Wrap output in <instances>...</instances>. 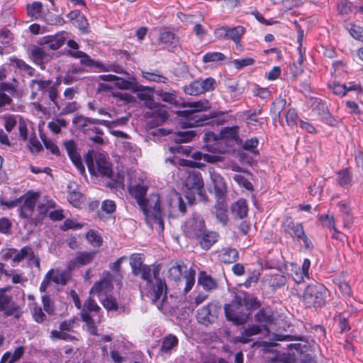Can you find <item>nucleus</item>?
Segmentation results:
<instances>
[{
  "instance_id": "a211bd4d",
  "label": "nucleus",
  "mask_w": 363,
  "mask_h": 363,
  "mask_svg": "<svg viewBox=\"0 0 363 363\" xmlns=\"http://www.w3.org/2000/svg\"><path fill=\"white\" fill-rule=\"evenodd\" d=\"M158 42L159 44L164 45V48L174 52L179 45V37L173 32L164 29L160 31Z\"/></svg>"
},
{
  "instance_id": "dca6fc26",
  "label": "nucleus",
  "mask_w": 363,
  "mask_h": 363,
  "mask_svg": "<svg viewBox=\"0 0 363 363\" xmlns=\"http://www.w3.org/2000/svg\"><path fill=\"white\" fill-rule=\"evenodd\" d=\"M9 287L0 289V311H4L6 315H13L18 309V306L13 301L11 296L6 294Z\"/></svg>"
},
{
  "instance_id": "e2e57ef3",
  "label": "nucleus",
  "mask_w": 363,
  "mask_h": 363,
  "mask_svg": "<svg viewBox=\"0 0 363 363\" xmlns=\"http://www.w3.org/2000/svg\"><path fill=\"white\" fill-rule=\"evenodd\" d=\"M101 303L107 311H117L118 308V304L116 298L111 296H106L101 301Z\"/></svg>"
},
{
  "instance_id": "aec40b11",
  "label": "nucleus",
  "mask_w": 363,
  "mask_h": 363,
  "mask_svg": "<svg viewBox=\"0 0 363 363\" xmlns=\"http://www.w3.org/2000/svg\"><path fill=\"white\" fill-rule=\"evenodd\" d=\"M26 258H28V261L32 262L35 267L40 268V259L35 256L33 250L30 246H25L21 250H16L14 263H19Z\"/></svg>"
},
{
  "instance_id": "5fc2aeb1",
  "label": "nucleus",
  "mask_w": 363,
  "mask_h": 363,
  "mask_svg": "<svg viewBox=\"0 0 363 363\" xmlns=\"http://www.w3.org/2000/svg\"><path fill=\"white\" fill-rule=\"evenodd\" d=\"M226 59L224 54L219 52H208L203 57V62L204 63L214 62L218 61H223Z\"/></svg>"
},
{
  "instance_id": "2f4dec72",
  "label": "nucleus",
  "mask_w": 363,
  "mask_h": 363,
  "mask_svg": "<svg viewBox=\"0 0 363 363\" xmlns=\"http://www.w3.org/2000/svg\"><path fill=\"white\" fill-rule=\"evenodd\" d=\"M196 133L193 130L177 131L172 135V140L176 143H189L196 136Z\"/></svg>"
},
{
  "instance_id": "72a5a7b5",
  "label": "nucleus",
  "mask_w": 363,
  "mask_h": 363,
  "mask_svg": "<svg viewBox=\"0 0 363 363\" xmlns=\"http://www.w3.org/2000/svg\"><path fill=\"white\" fill-rule=\"evenodd\" d=\"M142 77L149 82H154L157 83H167L168 82L167 77L162 74L161 72L155 69L153 71H142Z\"/></svg>"
},
{
  "instance_id": "c9c22d12",
  "label": "nucleus",
  "mask_w": 363,
  "mask_h": 363,
  "mask_svg": "<svg viewBox=\"0 0 363 363\" xmlns=\"http://www.w3.org/2000/svg\"><path fill=\"white\" fill-rule=\"evenodd\" d=\"M239 258V253L236 249L227 248L220 255L221 262L225 264L235 263Z\"/></svg>"
},
{
  "instance_id": "774afa93",
  "label": "nucleus",
  "mask_w": 363,
  "mask_h": 363,
  "mask_svg": "<svg viewBox=\"0 0 363 363\" xmlns=\"http://www.w3.org/2000/svg\"><path fill=\"white\" fill-rule=\"evenodd\" d=\"M354 6L350 1H341L337 6L338 13L340 15H348L352 13Z\"/></svg>"
},
{
  "instance_id": "0eeeda50",
  "label": "nucleus",
  "mask_w": 363,
  "mask_h": 363,
  "mask_svg": "<svg viewBox=\"0 0 363 363\" xmlns=\"http://www.w3.org/2000/svg\"><path fill=\"white\" fill-rule=\"evenodd\" d=\"M328 290L320 283L308 284L303 291L302 299L308 308H323L326 304Z\"/></svg>"
},
{
  "instance_id": "de8ad7c7",
  "label": "nucleus",
  "mask_w": 363,
  "mask_h": 363,
  "mask_svg": "<svg viewBox=\"0 0 363 363\" xmlns=\"http://www.w3.org/2000/svg\"><path fill=\"white\" fill-rule=\"evenodd\" d=\"M258 143L259 140L257 138H252L245 140L242 147L245 150L250 151L256 158L259 155V151L257 150Z\"/></svg>"
},
{
  "instance_id": "a18cd8bd",
  "label": "nucleus",
  "mask_w": 363,
  "mask_h": 363,
  "mask_svg": "<svg viewBox=\"0 0 363 363\" xmlns=\"http://www.w3.org/2000/svg\"><path fill=\"white\" fill-rule=\"evenodd\" d=\"M199 86L201 87V94H204L207 91H213L216 87V81L213 77H208L205 79H198Z\"/></svg>"
},
{
  "instance_id": "6e6d98bb",
  "label": "nucleus",
  "mask_w": 363,
  "mask_h": 363,
  "mask_svg": "<svg viewBox=\"0 0 363 363\" xmlns=\"http://www.w3.org/2000/svg\"><path fill=\"white\" fill-rule=\"evenodd\" d=\"M42 303L44 311L49 315H53L55 311V306L52 299L49 295H43L42 296Z\"/></svg>"
},
{
  "instance_id": "6e6552de",
  "label": "nucleus",
  "mask_w": 363,
  "mask_h": 363,
  "mask_svg": "<svg viewBox=\"0 0 363 363\" xmlns=\"http://www.w3.org/2000/svg\"><path fill=\"white\" fill-rule=\"evenodd\" d=\"M84 160L91 175L99 174L108 178H111L113 175L111 164L106 160L104 155L95 153L93 150H91L84 155Z\"/></svg>"
},
{
  "instance_id": "423d86ee",
  "label": "nucleus",
  "mask_w": 363,
  "mask_h": 363,
  "mask_svg": "<svg viewBox=\"0 0 363 363\" xmlns=\"http://www.w3.org/2000/svg\"><path fill=\"white\" fill-rule=\"evenodd\" d=\"M184 192L185 197L190 205L195 203L196 196L202 202L208 201L204 182L199 172L192 171L189 173L184 180Z\"/></svg>"
},
{
  "instance_id": "bf43d9fd",
  "label": "nucleus",
  "mask_w": 363,
  "mask_h": 363,
  "mask_svg": "<svg viewBox=\"0 0 363 363\" xmlns=\"http://www.w3.org/2000/svg\"><path fill=\"white\" fill-rule=\"evenodd\" d=\"M116 86L121 89L131 90L136 89L137 82L128 81L118 77L116 81Z\"/></svg>"
},
{
  "instance_id": "2eb2a0df",
  "label": "nucleus",
  "mask_w": 363,
  "mask_h": 363,
  "mask_svg": "<svg viewBox=\"0 0 363 363\" xmlns=\"http://www.w3.org/2000/svg\"><path fill=\"white\" fill-rule=\"evenodd\" d=\"M63 145L74 165L81 174H84L85 173V167L75 141L74 140H66L63 143Z\"/></svg>"
},
{
  "instance_id": "864d4df0",
  "label": "nucleus",
  "mask_w": 363,
  "mask_h": 363,
  "mask_svg": "<svg viewBox=\"0 0 363 363\" xmlns=\"http://www.w3.org/2000/svg\"><path fill=\"white\" fill-rule=\"evenodd\" d=\"M67 125V123L65 119L56 118L55 120L48 123V128L52 133L58 134L60 133L61 128L63 127H66Z\"/></svg>"
},
{
  "instance_id": "58836bf2",
  "label": "nucleus",
  "mask_w": 363,
  "mask_h": 363,
  "mask_svg": "<svg viewBox=\"0 0 363 363\" xmlns=\"http://www.w3.org/2000/svg\"><path fill=\"white\" fill-rule=\"evenodd\" d=\"M49 207L43 203H39L38 206V213L36 216L30 218V223L35 226L40 225L43 223L44 218L46 217Z\"/></svg>"
},
{
  "instance_id": "37998d69",
  "label": "nucleus",
  "mask_w": 363,
  "mask_h": 363,
  "mask_svg": "<svg viewBox=\"0 0 363 363\" xmlns=\"http://www.w3.org/2000/svg\"><path fill=\"white\" fill-rule=\"evenodd\" d=\"M168 118V113L165 110L160 109L153 113L152 119L149 123L154 126H159L164 123Z\"/></svg>"
},
{
  "instance_id": "8fccbe9b",
  "label": "nucleus",
  "mask_w": 363,
  "mask_h": 363,
  "mask_svg": "<svg viewBox=\"0 0 363 363\" xmlns=\"http://www.w3.org/2000/svg\"><path fill=\"white\" fill-rule=\"evenodd\" d=\"M182 264L177 263L168 270L169 277L175 281H180L182 279Z\"/></svg>"
},
{
  "instance_id": "bb28decb",
  "label": "nucleus",
  "mask_w": 363,
  "mask_h": 363,
  "mask_svg": "<svg viewBox=\"0 0 363 363\" xmlns=\"http://www.w3.org/2000/svg\"><path fill=\"white\" fill-rule=\"evenodd\" d=\"M67 18L72 22L79 29L82 30H86L88 28V21L83 13L79 10H73L67 16Z\"/></svg>"
},
{
  "instance_id": "b1692460",
  "label": "nucleus",
  "mask_w": 363,
  "mask_h": 363,
  "mask_svg": "<svg viewBox=\"0 0 363 363\" xmlns=\"http://www.w3.org/2000/svg\"><path fill=\"white\" fill-rule=\"evenodd\" d=\"M220 30L224 31L223 35L220 36L233 40L235 44H238L240 42L242 36L245 33V28L243 26H238L233 28L222 27L220 28Z\"/></svg>"
},
{
  "instance_id": "680f3d73",
  "label": "nucleus",
  "mask_w": 363,
  "mask_h": 363,
  "mask_svg": "<svg viewBox=\"0 0 363 363\" xmlns=\"http://www.w3.org/2000/svg\"><path fill=\"white\" fill-rule=\"evenodd\" d=\"M286 282V277L281 274H276L272 276L270 279V283L273 288H280L284 286Z\"/></svg>"
},
{
  "instance_id": "7c9ffc66",
  "label": "nucleus",
  "mask_w": 363,
  "mask_h": 363,
  "mask_svg": "<svg viewBox=\"0 0 363 363\" xmlns=\"http://www.w3.org/2000/svg\"><path fill=\"white\" fill-rule=\"evenodd\" d=\"M179 344L178 338L172 334H169L162 339L160 351L165 354H170L174 350Z\"/></svg>"
},
{
  "instance_id": "a19ab883",
  "label": "nucleus",
  "mask_w": 363,
  "mask_h": 363,
  "mask_svg": "<svg viewBox=\"0 0 363 363\" xmlns=\"http://www.w3.org/2000/svg\"><path fill=\"white\" fill-rule=\"evenodd\" d=\"M136 92L138 99L142 101H150L152 99L153 89L148 86H143L137 84L136 89L133 90Z\"/></svg>"
},
{
  "instance_id": "1a4fd4ad",
  "label": "nucleus",
  "mask_w": 363,
  "mask_h": 363,
  "mask_svg": "<svg viewBox=\"0 0 363 363\" xmlns=\"http://www.w3.org/2000/svg\"><path fill=\"white\" fill-rule=\"evenodd\" d=\"M67 55L74 58L80 59V62L86 67H94L96 68L99 72H114L116 73H125L127 74L122 66L117 63L108 62L104 64L101 62L96 61L90 57L84 52L74 50H69L67 51Z\"/></svg>"
},
{
  "instance_id": "c756f323",
  "label": "nucleus",
  "mask_w": 363,
  "mask_h": 363,
  "mask_svg": "<svg viewBox=\"0 0 363 363\" xmlns=\"http://www.w3.org/2000/svg\"><path fill=\"white\" fill-rule=\"evenodd\" d=\"M70 272L67 269L60 273L54 274V269H50L46 274V278L51 279L54 283L66 285L71 278Z\"/></svg>"
},
{
  "instance_id": "09e8293b",
  "label": "nucleus",
  "mask_w": 363,
  "mask_h": 363,
  "mask_svg": "<svg viewBox=\"0 0 363 363\" xmlns=\"http://www.w3.org/2000/svg\"><path fill=\"white\" fill-rule=\"evenodd\" d=\"M333 319L337 323L340 333L348 332L351 329L347 318L341 313H336Z\"/></svg>"
},
{
  "instance_id": "f03ea898",
  "label": "nucleus",
  "mask_w": 363,
  "mask_h": 363,
  "mask_svg": "<svg viewBox=\"0 0 363 363\" xmlns=\"http://www.w3.org/2000/svg\"><path fill=\"white\" fill-rule=\"evenodd\" d=\"M261 306V301L255 295L240 291L230 303L224 306L226 320L235 325H244L248 321L252 311Z\"/></svg>"
},
{
  "instance_id": "4468645a",
  "label": "nucleus",
  "mask_w": 363,
  "mask_h": 363,
  "mask_svg": "<svg viewBox=\"0 0 363 363\" xmlns=\"http://www.w3.org/2000/svg\"><path fill=\"white\" fill-rule=\"evenodd\" d=\"M206 224L203 218L199 214H194L184 225L185 235L191 239H196L206 230Z\"/></svg>"
},
{
  "instance_id": "c03bdc74",
  "label": "nucleus",
  "mask_w": 363,
  "mask_h": 363,
  "mask_svg": "<svg viewBox=\"0 0 363 363\" xmlns=\"http://www.w3.org/2000/svg\"><path fill=\"white\" fill-rule=\"evenodd\" d=\"M346 29L350 35L359 42L363 43V28L354 23H349L346 26Z\"/></svg>"
},
{
  "instance_id": "9d476101",
  "label": "nucleus",
  "mask_w": 363,
  "mask_h": 363,
  "mask_svg": "<svg viewBox=\"0 0 363 363\" xmlns=\"http://www.w3.org/2000/svg\"><path fill=\"white\" fill-rule=\"evenodd\" d=\"M72 122L77 129L87 135L93 133L103 135L102 129L96 127V125H106L107 123V121L105 120L91 118L82 115L75 116L72 119Z\"/></svg>"
},
{
  "instance_id": "412c9836",
  "label": "nucleus",
  "mask_w": 363,
  "mask_h": 363,
  "mask_svg": "<svg viewBox=\"0 0 363 363\" xmlns=\"http://www.w3.org/2000/svg\"><path fill=\"white\" fill-rule=\"evenodd\" d=\"M262 330H264L259 325H249L247 328H245L241 332L240 336H237L235 337L234 342L235 343H248L251 341L250 337L261 333Z\"/></svg>"
},
{
  "instance_id": "e433bc0d",
  "label": "nucleus",
  "mask_w": 363,
  "mask_h": 363,
  "mask_svg": "<svg viewBox=\"0 0 363 363\" xmlns=\"http://www.w3.org/2000/svg\"><path fill=\"white\" fill-rule=\"evenodd\" d=\"M219 138L227 141H237L239 139L238 128L236 126L223 128L220 132Z\"/></svg>"
},
{
  "instance_id": "c85d7f7f",
  "label": "nucleus",
  "mask_w": 363,
  "mask_h": 363,
  "mask_svg": "<svg viewBox=\"0 0 363 363\" xmlns=\"http://www.w3.org/2000/svg\"><path fill=\"white\" fill-rule=\"evenodd\" d=\"M231 212L234 217L240 219L247 215L248 207L245 199H240L231 206Z\"/></svg>"
},
{
  "instance_id": "4d7b16f0",
  "label": "nucleus",
  "mask_w": 363,
  "mask_h": 363,
  "mask_svg": "<svg viewBox=\"0 0 363 363\" xmlns=\"http://www.w3.org/2000/svg\"><path fill=\"white\" fill-rule=\"evenodd\" d=\"M198 79H196L191 82L189 84L186 85L184 87V91L189 95L197 96L201 94V90L200 89Z\"/></svg>"
},
{
  "instance_id": "3c124183",
  "label": "nucleus",
  "mask_w": 363,
  "mask_h": 363,
  "mask_svg": "<svg viewBox=\"0 0 363 363\" xmlns=\"http://www.w3.org/2000/svg\"><path fill=\"white\" fill-rule=\"evenodd\" d=\"M31 313L33 319L38 323H42L46 320V315L43 311V309L40 306H39L37 303L33 304V308L31 309Z\"/></svg>"
},
{
  "instance_id": "20e7f679",
  "label": "nucleus",
  "mask_w": 363,
  "mask_h": 363,
  "mask_svg": "<svg viewBox=\"0 0 363 363\" xmlns=\"http://www.w3.org/2000/svg\"><path fill=\"white\" fill-rule=\"evenodd\" d=\"M148 187L145 185L136 184L129 187L130 194L134 197L138 204L147 216L152 217L155 223L159 225L161 230H164V221L158 194H152L149 199H145Z\"/></svg>"
},
{
  "instance_id": "0e129e2a",
  "label": "nucleus",
  "mask_w": 363,
  "mask_h": 363,
  "mask_svg": "<svg viewBox=\"0 0 363 363\" xmlns=\"http://www.w3.org/2000/svg\"><path fill=\"white\" fill-rule=\"evenodd\" d=\"M255 60L252 57L235 59L233 61L234 67L237 69H242L245 67L254 65Z\"/></svg>"
},
{
  "instance_id": "cd10ccee",
  "label": "nucleus",
  "mask_w": 363,
  "mask_h": 363,
  "mask_svg": "<svg viewBox=\"0 0 363 363\" xmlns=\"http://www.w3.org/2000/svg\"><path fill=\"white\" fill-rule=\"evenodd\" d=\"M85 69L78 65H73L67 72L64 78L63 82L65 84H72L74 82L82 79V78L79 74H83Z\"/></svg>"
},
{
  "instance_id": "5701e85b",
  "label": "nucleus",
  "mask_w": 363,
  "mask_h": 363,
  "mask_svg": "<svg viewBox=\"0 0 363 363\" xmlns=\"http://www.w3.org/2000/svg\"><path fill=\"white\" fill-rule=\"evenodd\" d=\"M47 49L44 45L40 43V46L33 45L30 49L31 59L38 65L44 64L49 60L50 55L47 52Z\"/></svg>"
},
{
  "instance_id": "603ef678",
  "label": "nucleus",
  "mask_w": 363,
  "mask_h": 363,
  "mask_svg": "<svg viewBox=\"0 0 363 363\" xmlns=\"http://www.w3.org/2000/svg\"><path fill=\"white\" fill-rule=\"evenodd\" d=\"M42 10L43 4L40 1H34L30 5L27 6L28 15L31 17H39L40 16Z\"/></svg>"
},
{
  "instance_id": "f257e3e1",
  "label": "nucleus",
  "mask_w": 363,
  "mask_h": 363,
  "mask_svg": "<svg viewBox=\"0 0 363 363\" xmlns=\"http://www.w3.org/2000/svg\"><path fill=\"white\" fill-rule=\"evenodd\" d=\"M132 274L140 276L146 282V286L152 294V302L158 308L163 306L167 300V286L166 280L160 276L161 264H146L143 262L142 254L134 253L130 257Z\"/></svg>"
},
{
  "instance_id": "473e14b6",
  "label": "nucleus",
  "mask_w": 363,
  "mask_h": 363,
  "mask_svg": "<svg viewBox=\"0 0 363 363\" xmlns=\"http://www.w3.org/2000/svg\"><path fill=\"white\" fill-rule=\"evenodd\" d=\"M317 109L322 121L331 126L336 125L337 120L331 115L328 108L323 104H319L317 106Z\"/></svg>"
},
{
  "instance_id": "49530a36",
  "label": "nucleus",
  "mask_w": 363,
  "mask_h": 363,
  "mask_svg": "<svg viewBox=\"0 0 363 363\" xmlns=\"http://www.w3.org/2000/svg\"><path fill=\"white\" fill-rule=\"evenodd\" d=\"M82 320L86 323L87 330L91 335H98L97 327L95 324L94 320L91 314L84 313L80 314Z\"/></svg>"
},
{
  "instance_id": "338daca9",
  "label": "nucleus",
  "mask_w": 363,
  "mask_h": 363,
  "mask_svg": "<svg viewBox=\"0 0 363 363\" xmlns=\"http://www.w3.org/2000/svg\"><path fill=\"white\" fill-rule=\"evenodd\" d=\"M160 99L165 102L169 103L170 104H177V96L174 92H166L162 90L158 94Z\"/></svg>"
},
{
  "instance_id": "ddd939ff",
  "label": "nucleus",
  "mask_w": 363,
  "mask_h": 363,
  "mask_svg": "<svg viewBox=\"0 0 363 363\" xmlns=\"http://www.w3.org/2000/svg\"><path fill=\"white\" fill-rule=\"evenodd\" d=\"M220 309L221 306L218 302L209 303L198 310V322L205 325L213 323L217 319Z\"/></svg>"
},
{
  "instance_id": "39448f33",
  "label": "nucleus",
  "mask_w": 363,
  "mask_h": 363,
  "mask_svg": "<svg viewBox=\"0 0 363 363\" xmlns=\"http://www.w3.org/2000/svg\"><path fill=\"white\" fill-rule=\"evenodd\" d=\"M210 177L213 184L216 204L215 205L216 216L223 224L226 225L228 217V206L225 202L227 187L223 178L213 169L209 171Z\"/></svg>"
},
{
  "instance_id": "13d9d810",
  "label": "nucleus",
  "mask_w": 363,
  "mask_h": 363,
  "mask_svg": "<svg viewBox=\"0 0 363 363\" xmlns=\"http://www.w3.org/2000/svg\"><path fill=\"white\" fill-rule=\"evenodd\" d=\"M233 179L240 186L248 191H253V185L244 175L237 174L233 176Z\"/></svg>"
},
{
  "instance_id": "9b49d317",
  "label": "nucleus",
  "mask_w": 363,
  "mask_h": 363,
  "mask_svg": "<svg viewBox=\"0 0 363 363\" xmlns=\"http://www.w3.org/2000/svg\"><path fill=\"white\" fill-rule=\"evenodd\" d=\"M281 228L286 236L301 240L306 246L308 247V239L305 233L302 223H295L291 216H285L283 218Z\"/></svg>"
},
{
  "instance_id": "4c0bfd02",
  "label": "nucleus",
  "mask_w": 363,
  "mask_h": 363,
  "mask_svg": "<svg viewBox=\"0 0 363 363\" xmlns=\"http://www.w3.org/2000/svg\"><path fill=\"white\" fill-rule=\"evenodd\" d=\"M352 174L349 169L346 168L337 172V181L340 186L348 188L352 185Z\"/></svg>"
},
{
  "instance_id": "6ab92c4d",
  "label": "nucleus",
  "mask_w": 363,
  "mask_h": 363,
  "mask_svg": "<svg viewBox=\"0 0 363 363\" xmlns=\"http://www.w3.org/2000/svg\"><path fill=\"white\" fill-rule=\"evenodd\" d=\"M259 310L255 315V320L259 323L264 330L269 332L268 326L273 324L275 321L273 312L270 308H259Z\"/></svg>"
},
{
  "instance_id": "052dcab7",
  "label": "nucleus",
  "mask_w": 363,
  "mask_h": 363,
  "mask_svg": "<svg viewBox=\"0 0 363 363\" xmlns=\"http://www.w3.org/2000/svg\"><path fill=\"white\" fill-rule=\"evenodd\" d=\"M195 271L188 272L184 277L185 280V287L184 289V294L188 293L193 287L195 283Z\"/></svg>"
},
{
  "instance_id": "7ed1b4c3",
  "label": "nucleus",
  "mask_w": 363,
  "mask_h": 363,
  "mask_svg": "<svg viewBox=\"0 0 363 363\" xmlns=\"http://www.w3.org/2000/svg\"><path fill=\"white\" fill-rule=\"evenodd\" d=\"M188 106L191 109L183 110L178 112V115L184 117L186 121L182 122L183 128L198 127L205 125L217 123L222 124L218 118L223 115V111H214L209 114L202 113V111L211 108V105L209 101L204 99L198 101L189 103Z\"/></svg>"
},
{
  "instance_id": "4be33fe9",
  "label": "nucleus",
  "mask_w": 363,
  "mask_h": 363,
  "mask_svg": "<svg viewBox=\"0 0 363 363\" xmlns=\"http://www.w3.org/2000/svg\"><path fill=\"white\" fill-rule=\"evenodd\" d=\"M218 234L214 231H208L206 229L199 236V245L204 250H208L218 239Z\"/></svg>"
},
{
  "instance_id": "f704fd0d",
  "label": "nucleus",
  "mask_w": 363,
  "mask_h": 363,
  "mask_svg": "<svg viewBox=\"0 0 363 363\" xmlns=\"http://www.w3.org/2000/svg\"><path fill=\"white\" fill-rule=\"evenodd\" d=\"M100 311V306L92 297L89 296L84 301L80 314H84V313L87 314H91V313L98 314Z\"/></svg>"
},
{
  "instance_id": "ea45409f",
  "label": "nucleus",
  "mask_w": 363,
  "mask_h": 363,
  "mask_svg": "<svg viewBox=\"0 0 363 363\" xmlns=\"http://www.w3.org/2000/svg\"><path fill=\"white\" fill-rule=\"evenodd\" d=\"M112 288L111 282L109 279L104 278L96 281L89 291V294L106 292Z\"/></svg>"
},
{
  "instance_id": "69168bd1",
  "label": "nucleus",
  "mask_w": 363,
  "mask_h": 363,
  "mask_svg": "<svg viewBox=\"0 0 363 363\" xmlns=\"http://www.w3.org/2000/svg\"><path fill=\"white\" fill-rule=\"evenodd\" d=\"M82 194L77 191H69L67 196L69 202L72 204L74 207H78L81 205V199Z\"/></svg>"
},
{
  "instance_id": "393cba45",
  "label": "nucleus",
  "mask_w": 363,
  "mask_h": 363,
  "mask_svg": "<svg viewBox=\"0 0 363 363\" xmlns=\"http://www.w3.org/2000/svg\"><path fill=\"white\" fill-rule=\"evenodd\" d=\"M198 284L201 286L206 291H211L218 288L217 279L213 278L206 272L201 271L199 274Z\"/></svg>"
},
{
  "instance_id": "a878e982",
  "label": "nucleus",
  "mask_w": 363,
  "mask_h": 363,
  "mask_svg": "<svg viewBox=\"0 0 363 363\" xmlns=\"http://www.w3.org/2000/svg\"><path fill=\"white\" fill-rule=\"evenodd\" d=\"M65 42V38L63 34L55 35H49L43 38L41 40V45H44L47 50H56L60 48Z\"/></svg>"
},
{
  "instance_id": "79ce46f5",
  "label": "nucleus",
  "mask_w": 363,
  "mask_h": 363,
  "mask_svg": "<svg viewBox=\"0 0 363 363\" xmlns=\"http://www.w3.org/2000/svg\"><path fill=\"white\" fill-rule=\"evenodd\" d=\"M51 80L43 79H32L30 82L29 86L31 89H35L38 91H42L43 94L47 92L48 88L51 86Z\"/></svg>"
},
{
  "instance_id": "f8f14e48",
  "label": "nucleus",
  "mask_w": 363,
  "mask_h": 363,
  "mask_svg": "<svg viewBox=\"0 0 363 363\" xmlns=\"http://www.w3.org/2000/svg\"><path fill=\"white\" fill-rule=\"evenodd\" d=\"M38 198L39 194L33 191H28L18 198L20 199L18 212L21 218L30 220Z\"/></svg>"
},
{
  "instance_id": "f3484780",
  "label": "nucleus",
  "mask_w": 363,
  "mask_h": 363,
  "mask_svg": "<svg viewBox=\"0 0 363 363\" xmlns=\"http://www.w3.org/2000/svg\"><path fill=\"white\" fill-rule=\"evenodd\" d=\"M96 253V251L78 252L77 256L68 262L67 269L69 271H72L76 267L84 266L92 262Z\"/></svg>"
}]
</instances>
